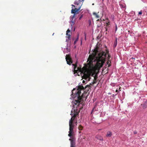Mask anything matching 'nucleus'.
I'll return each mask as SVG.
<instances>
[{
	"label": "nucleus",
	"mask_w": 147,
	"mask_h": 147,
	"mask_svg": "<svg viewBox=\"0 0 147 147\" xmlns=\"http://www.w3.org/2000/svg\"><path fill=\"white\" fill-rule=\"evenodd\" d=\"M85 39L86 40V34H85Z\"/></svg>",
	"instance_id": "28"
},
{
	"label": "nucleus",
	"mask_w": 147,
	"mask_h": 147,
	"mask_svg": "<svg viewBox=\"0 0 147 147\" xmlns=\"http://www.w3.org/2000/svg\"><path fill=\"white\" fill-rule=\"evenodd\" d=\"M82 79H84L87 81H89L90 79V76L92 74H81Z\"/></svg>",
	"instance_id": "7"
},
{
	"label": "nucleus",
	"mask_w": 147,
	"mask_h": 147,
	"mask_svg": "<svg viewBox=\"0 0 147 147\" xmlns=\"http://www.w3.org/2000/svg\"><path fill=\"white\" fill-rule=\"evenodd\" d=\"M117 94H113V95H112V97H113L114 98V97H115V96Z\"/></svg>",
	"instance_id": "25"
},
{
	"label": "nucleus",
	"mask_w": 147,
	"mask_h": 147,
	"mask_svg": "<svg viewBox=\"0 0 147 147\" xmlns=\"http://www.w3.org/2000/svg\"><path fill=\"white\" fill-rule=\"evenodd\" d=\"M94 109V108L92 109V112H93V110Z\"/></svg>",
	"instance_id": "39"
},
{
	"label": "nucleus",
	"mask_w": 147,
	"mask_h": 147,
	"mask_svg": "<svg viewBox=\"0 0 147 147\" xmlns=\"http://www.w3.org/2000/svg\"><path fill=\"white\" fill-rule=\"evenodd\" d=\"M90 113H91V114H92V111H91Z\"/></svg>",
	"instance_id": "40"
},
{
	"label": "nucleus",
	"mask_w": 147,
	"mask_h": 147,
	"mask_svg": "<svg viewBox=\"0 0 147 147\" xmlns=\"http://www.w3.org/2000/svg\"><path fill=\"white\" fill-rule=\"evenodd\" d=\"M82 109V108H80V109Z\"/></svg>",
	"instance_id": "44"
},
{
	"label": "nucleus",
	"mask_w": 147,
	"mask_h": 147,
	"mask_svg": "<svg viewBox=\"0 0 147 147\" xmlns=\"http://www.w3.org/2000/svg\"><path fill=\"white\" fill-rule=\"evenodd\" d=\"M99 12H98L97 13L93 12V14L96 18H100V16L99 15Z\"/></svg>",
	"instance_id": "10"
},
{
	"label": "nucleus",
	"mask_w": 147,
	"mask_h": 147,
	"mask_svg": "<svg viewBox=\"0 0 147 147\" xmlns=\"http://www.w3.org/2000/svg\"><path fill=\"white\" fill-rule=\"evenodd\" d=\"M98 52L97 48L92 50V74H98L105 61V55L100 53L97 55Z\"/></svg>",
	"instance_id": "1"
},
{
	"label": "nucleus",
	"mask_w": 147,
	"mask_h": 147,
	"mask_svg": "<svg viewBox=\"0 0 147 147\" xmlns=\"http://www.w3.org/2000/svg\"><path fill=\"white\" fill-rule=\"evenodd\" d=\"M78 129L80 130H82L83 128V127L81 125H80L78 127Z\"/></svg>",
	"instance_id": "14"
},
{
	"label": "nucleus",
	"mask_w": 147,
	"mask_h": 147,
	"mask_svg": "<svg viewBox=\"0 0 147 147\" xmlns=\"http://www.w3.org/2000/svg\"><path fill=\"white\" fill-rule=\"evenodd\" d=\"M91 20H88V24H89V26H90L91 25Z\"/></svg>",
	"instance_id": "17"
},
{
	"label": "nucleus",
	"mask_w": 147,
	"mask_h": 147,
	"mask_svg": "<svg viewBox=\"0 0 147 147\" xmlns=\"http://www.w3.org/2000/svg\"><path fill=\"white\" fill-rule=\"evenodd\" d=\"M84 88L82 86H79L78 88L76 89L74 88L72 90V93L73 94H74L75 96H78V100H75L73 102L76 106V107L78 106L80 103H81L82 102V97L80 96V94L81 93V90H84Z\"/></svg>",
	"instance_id": "4"
},
{
	"label": "nucleus",
	"mask_w": 147,
	"mask_h": 147,
	"mask_svg": "<svg viewBox=\"0 0 147 147\" xmlns=\"http://www.w3.org/2000/svg\"><path fill=\"white\" fill-rule=\"evenodd\" d=\"M93 102H94L95 100H94V99H93Z\"/></svg>",
	"instance_id": "42"
},
{
	"label": "nucleus",
	"mask_w": 147,
	"mask_h": 147,
	"mask_svg": "<svg viewBox=\"0 0 147 147\" xmlns=\"http://www.w3.org/2000/svg\"><path fill=\"white\" fill-rule=\"evenodd\" d=\"M92 123H94V122H92Z\"/></svg>",
	"instance_id": "46"
},
{
	"label": "nucleus",
	"mask_w": 147,
	"mask_h": 147,
	"mask_svg": "<svg viewBox=\"0 0 147 147\" xmlns=\"http://www.w3.org/2000/svg\"><path fill=\"white\" fill-rule=\"evenodd\" d=\"M94 82H92V84H93V83H95V82L94 81Z\"/></svg>",
	"instance_id": "37"
},
{
	"label": "nucleus",
	"mask_w": 147,
	"mask_h": 147,
	"mask_svg": "<svg viewBox=\"0 0 147 147\" xmlns=\"http://www.w3.org/2000/svg\"><path fill=\"white\" fill-rule=\"evenodd\" d=\"M112 135V134L111 131H108L107 133V135H106L107 137H110Z\"/></svg>",
	"instance_id": "12"
},
{
	"label": "nucleus",
	"mask_w": 147,
	"mask_h": 147,
	"mask_svg": "<svg viewBox=\"0 0 147 147\" xmlns=\"http://www.w3.org/2000/svg\"><path fill=\"white\" fill-rule=\"evenodd\" d=\"M116 92H118V90L117 89H116Z\"/></svg>",
	"instance_id": "29"
},
{
	"label": "nucleus",
	"mask_w": 147,
	"mask_h": 147,
	"mask_svg": "<svg viewBox=\"0 0 147 147\" xmlns=\"http://www.w3.org/2000/svg\"><path fill=\"white\" fill-rule=\"evenodd\" d=\"M96 137L99 140L101 141H102L103 140V138L102 137L100 136H96Z\"/></svg>",
	"instance_id": "13"
},
{
	"label": "nucleus",
	"mask_w": 147,
	"mask_h": 147,
	"mask_svg": "<svg viewBox=\"0 0 147 147\" xmlns=\"http://www.w3.org/2000/svg\"><path fill=\"white\" fill-rule=\"evenodd\" d=\"M72 6L73 7H75V6L74 5H72Z\"/></svg>",
	"instance_id": "33"
},
{
	"label": "nucleus",
	"mask_w": 147,
	"mask_h": 147,
	"mask_svg": "<svg viewBox=\"0 0 147 147\" xmlns=\"http://www.w3.org/2000/svg\"><path fill=\"white\" fill-rule=\"evenodd\" d=\"M70 24H71V27H72V26L74 24V23H74V22H70Z\"/></svg>",
	"instance_id": "20"
},
{
	"label": "nucleus",
	"mask_w": 147,
	"mask_h": 147,
	"mask_svg": "<svg viewBox=\"0 0 147 147\" xmlns=\"http://www.w3.org/2000/svg\"><path fill=\"white\" fill-rule=\"evenodd\" d=\"M75 123H76V125H77V122L76 121V122H75Z\"/></svg>",
	"instance_id": "35"
},
{
	"label": "nucleus",
	"mask_w": 147,
	"mask_h": 147,
	"mask_svg": "<svg viewBox=\"0 0 147 147\" xmlns=\"http://www.w3.org/2000/svg\"><path fill=\"white\" fill-rule=\"evenodd\" d=\"M65 59L67 63L69 65H71L73 62L72 58L70 55H66Z\"/></svg>",
	"instance_id": "6"
},
{
	"label": "nucleus",
	"mask_w": 147,
	"mask_h": 147,
	"mask_svg": "<svg viewBox=\"0 0 147 147\" xmlns=\"http://www.w3.org/2000/svg\"><path fill=\"white\" fill-rule=\"evenodd\" d=\"M91 47L89 52L90 55L87 59V63L84 64V66L82 68H81V65L77 67V61L75 64H72V65L74 67V74H78V72H80V74H92V53H91Z\"/></svg>",
	"instance_id": "2"
},
{
	"label": "nucleus",
	"mask_w": 147,
	"mask_h": 147,
	"mask_svg": "<svg viewBox=\"0 0 147 147\" xmlns=\"http://www.w3.org/2000/svg\"><path fill=\"white\" fill-rule=\"evenodd\" d=\"M72 115V117L69 122V131L68 136L70 137L69 140L70 141V147H76V143L74 140V133L73 129L74 128V121L76 116V115L74 114L73 115Z\"/></svg>",
	"instance_id": "3"
},
{
	"label": "nucleus",
	"mask_w": 147,
	"mask_h": 147,
	"mask_svg": "<svg viewBox=\"0 0 147 147\" xmlns=\"http://www.w3.org/2000/svg\"><path fill=\"white\" fill-rule=\"evenodd\" d=\"M75 15L74 14V15H73L72 17L71 16L70 17L71 19L73 20V19L74 18Z\"/></svg>",
	"instance_id": "19"
},
{
	"label": "nucleus",
	"mask_w": 147,
	"mask_h": 147,
	"mask_svg": "<svg viewBox=\"0 0 147 147\" xmlns=\"http://www.w3.org/2000/svg\"><path fill=\"white\" fill-rule=\"evenodd\" d=\"M74 22V23H75V20H73V19H71V22Z\"/></svg>",
	"instance_id": "21"
},
{
	"label": "nucleus",
	"mask_w": 147,
	"mask_h": 147,
	"mask_svg": "<svg viewBox=\"0 0 147 147\" xmlns=\"http://www.w3.org/2000/svg\"><path fill=\"white\" fill-rule=\"evenodd\" d=\"M83 82V83H85V81L84 80H83V82Z\"/></svg>",
	"instance_id": "30"
},
{
	"label": "nucleus",
	"mask_w": 147,
	"mask_h": 147,
	"mask_svg": "<svg viewBox=\"0 0 147 147\" xmlns=\"http://www.w3.org/2000/svg\"><path fill=\"white\" fill-rule=\"evenodd\" d=\"M141 105L144 109L147 108V99L145 101H144L143 104H142Z\"/></svg>",
	"instance_id": "9"
},
{
	"label": "nucleus",
	"mask_w": 147,
	"mask_h": 147,
	"mask_svg": "<svg viewBox=\"0 0 147 147\" xmlns=\"http://www.w3.org/2000/svg\"><path fill=\"white\" fill-rule=\"evenodd\" d=\"M84 0H76L74 3V4L77 5L76 6L77 8L74 9H72L71 10V13H75L78 12L80 9V8L82 5V3Z\"/></svg>",
	"instance_id": "5"
},
{
	"label": "nucleus",
	"mask_w": 147,
	"mask_h": 147,
	"mask_svg": "<svg viewBox=\"0 0 147 147\" xmlns=\"http://www.w3.org/2000/svg\"><path fill=\"white\" fill-rule=\"evenodd\" d=\"M117 26H116V27L115 31H116V30H117Z\"/></svg>",
	"instance_id": "31"
},
{
	"label": "nucleus",
	"mask_w": 147,
	"mask_h": 147,
	"mask_svg": "<svg viewBox=\"0 0 147 147\" xmlns=\"http://www.w3.org/2000/svg\"><path fill=\"white\" fill-rule=\"evenodd\" d=\"M99 20V19H98L97 20V21H98Z\"/></svg>",
	"instance_id": "43"
},
{
	"label": "nucleus",
	"mask_w": 147,
	"mask_h": 147,
	"mask_svg": "<svg viewBox=\"0 0 147 147\" xmlns=\"http://www.w3.org/2000/svg\"><path fill=\"white\" fill-rule=\"evenodd\" d=\"M83 15H82L79 18V20H80L83 17Z\"/></svg>",
	"instance_id": "23"
},
{
	"label": "nucleus",
	"mask_w": 147,
	"mask_h": 147,
	"mask_svg": "<svg viewBox=\"0 0 147 147\" xmlns=\"http://www.w3.org/2000/svg\"><path fill=\"white\" fill-rule=\"evenodd\" d=\"M139 14L141 15L142 14V11H140L138 13Z\"/></svg>",
	"instance_id": "22"
},
{
	"label": "nucleus",
	"mask_w": 147,
	"mask_h": 147,
	"mask_svg": "<svg viewBox=\"0 0 147 147\" xmlns=\"http://www.w3.org/2000/svg\"><path fill=\"white\" fill-rule=\"evenodd\" d=\"M111 62L110 61H108L107 62V63L108 65H109V63H110ZM109 66H110V65H109Z\"/></svg>",
	"instance_id": "24"
},
{
	"label": "nucleus",
	"mask_w": 147,
	"mask_h": 147,
	"mask_svg": "<svg viewBox=\"0 0 147 147\" xmlns=\"http://www.w3.org/2000/svg\"><path fill=\"white\" fill-rule=\"evenodd\" d=\"M110 85L112 86H114L115 85V84L114 83H111V84Z\"/></svg>",
	"instance_id": "18"
},
{
	"label": "nucleus",
	"mask_w": 147,
	"mask_h": 147,
	"mask_svg": "<svg viewBox=\"0 0 147 147\" xmlns=\"http://www.w3.org/2000/svg\"><path fill=\"white\" fill-rule=\"evenodd\" d=\"M107 28H106V31H107Z\"/></svg>",
	"instance_id": "34"
},
{
	"label": "nucleus",
	"mask_w": 147,
	"mask_h": 147,
	"mask_svg": "<svg viewBox=\"0 0 147 147\" xmlns=\"http://www.w3.org/2000/svg\"><path fill=\"white\" fill-rule=\"evenodd\" d=\"M98 74H92V77H94V80H96V79L95 78V76H97Z\"/></svg>",
	"instance_id": "16"
},
{
	"label": "nucleus",
	"mask_w": 147,
	"mask_h": 147,
	"mask_svg": "<svg viewBox=\"0 0 147 147\" xmlns=\"http://www.w3.org/2000/svg\"><path fill=\"white\" fill-rule=\"evenodd\" d=\"M77 74L78 75V76H80V75H79V74Z\"/></svg>",
	"instance_id": "41"
},
{
	"label": "nucleus",
	"mask_w": 147,
	"mask_h": 147,
	"mask_svg": "<svg viewBox=\"0 0 147 147\" xmlns=\"http://www.w3.org/2000/svg\"><path fill=\"white\" fill-rule=\"evenodd\" d=\"M92 5H94V4L92 3Z\"/></svg>",
	"instance_id": "45"
},
{
	"label": "nucleus",
	"mask_w": 147,
	"mask_h": 147,
	"mask_svg": "<svg viewBox=\"0 0 147 147\" xmlns=\"http://www.w3.org/2000/svg\"><path fill=\"white\" fill-rule=\"evenodd\" d=\"M131 59H135V58H133V57L132 58H131Z\"/></svg>",
	"instance_id": "36"
},
{
	"label": "nucleus",
	"mask_w": 147,
	"mask_h": 147,
	"mask_svg": "<svg viewBox=\"0 0 147 147\" xmlns=\"http://www.w3.org/2000/svg\"><path fill=\"white\" fill-rule=\"evenodd\" d=\"M78 39V37L76 40L77 41Z\"/></svg>",
	"instance_id": "32"
},
{
	"label": "nucleus",
	"mask_w": 147,
	"mask_h": 147,
	"mask_svg": "<svg viewBox=\"0 0 147 147\" xmlns=\"http://www.w3.org/2000/svg\"><path fill=\"white\" fill-rule=\"evenodd\" d=\"M70 32V30H69V29H68L67 32H66V35H67V36L66 37V42H68L70 40V36H71V35L70 34H68V33L69 32Z\"/></svg>",
	"instance_id": "8"
},
{
	"label": "nucleus",
	"mask_w": 147,
	"mask_h": 147,
	"mask_svg": "<svg viewBox=\"0 0 147 147\" xmlns=\"http://www.w3.org/2000/svg\"><path fill=\"white\" fill-rule=\"evenodd\" d=\"M76 41H76V40L74 41V44H75L76 43Z\"/></svg>",
	"instance_id": "27"
},
{
	"label": "nucleus",
	"mask_w": 147,
	"mask_h": 147,
	"mask_svg": "<svg viewBox=\"0 0 147 147\" xmlns=\"http://www.w3.org/2000/svg\"><path fill=\"white\" fill-rule=\"evenodd\" d=\"M108 94H111V93H109H109H108Z\"/></svg>",
	"instance_id": "38"
},
{
	"label": "nucleus",
	"mask_w": 147,
	"mask_h": 147,
	"mask_svg": "<svg viewBox=\"0 0 147 147\" xmlns=\"http://www.w3.org/2000/svg\"><path fill=\"white\" fill-rule=\"evenodd\" d=\"M117 43V38H116L115 39V40L114 42V43L113 44V47L114 48H115L116 47Z\"/></svg>",
	"instance_id": "11"
},
{
	"label": "nucleus",
	"mask_w": 147,
	"mask_h": 147,
	"mask_svg": "<svg viewBox=\"0 0 147 147\" xmlns=\"http://www.w3.org/2000/svg\"><path fill=\"white\" fill-rule=\"evenodd\" d=\"M134 134H137V132L136 131H134Z\"/></svg>",
	"instance_id": "26"
},
{
	"label": "nucleus",
	"mask_w": 147,
	"mask_h": 147,
	"mask_svg": "<svg viewBox=\"0 0 147 147\" xmlns=\"http://www.w3.org/2000/svg\"><path fill=\"white\" fill-rule=\"evenodd\" d=\"M106 20L107 21V22L106 23V26H108L110 24V22L108 18H107Z\"/></svg>",
	"instance_id": "15"
}]
</instances>
